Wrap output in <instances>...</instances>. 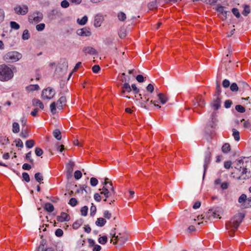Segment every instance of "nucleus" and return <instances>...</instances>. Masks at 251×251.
<instances>
[{"label":"nucleus","instance_id":"obj_1","mask_svg":"<svg viewBox=\"0 0 251 251\" xmlns=\"http://www.w3.org/2000/svg\"><path fill=\"white\" fill-rule=\"evenodd\" d=\"M235 168L241 173L238 179L246 180L251 178V156L242 157L235 161Z\"/></svg>","mask_w":251,"mask_h":251},{"label":"nucleus","instance_id":"obj_2","mask_svg":"<svg viewBox=\"0 0 251 251\" xmlns=\"http://www.w3.org/2000/svg\"><path fill=\"white\" fill-rule=\"evenodd\" d=\"M14 76L13 70L9 66L2 64L0 65V80L7 81Z\"/></svg>","mask_w":251,"mask_h":251},{"label":"nucleus","instance_id":"obj_3","mask_svg":"<svg viewBox=\"0 0 251 251\" xmlns=\"http://www.w3.org/2000/svg\"><path fill=\"white\" fill-rule=\"evenodd\" d=\"M22 57L21 53L12 51L6 53L3 56V59L7 62H15L19 60Z\"/></svg>","mask_w":251,"mask_h":251},{"label":"nucleus","instance_id":"obj_4","mask_svg":"<svg viewBox=\"0 0 251 251\" xmlns=\"http://www.w3.org/2000/svg\"><path fill=\"white\" fill-rule=\"evenodd\" d=\"M244 218V215L241 213L235 215L229 222L227 226H229L232 228V230L235 231L242 223Z\"/></svg>","mask_w":251,"mask_h":251},{"label":"nucleus","instance_id":"obj_5","mask_svg":"<svg viewBox=\"0 0 251 251\" xmlns=\"http://www.w3.org/2000/svg\"><path fill=\"white\" fill-rule=\"evenodd\" d=\"M216 113H213L211 116V121L209 122V123L205 127V132L208 135H211L214 133L215 130L216 129V124L217 122L216 119Z\"/></svg>","mask_w":251,"mask_h":251},{"label":"nucleus","instance_id":"obj_6","mask_svg":"<svg viewBox=\"0 0 251 251\" xmlns=\"http://www.w3.org/2000/svg\"><path fill=\"white\" fill-rule=\"evenodd\" d=\"M55 91L50 87L44 89L42 92L41 97L43 100H50L55 95Z\"/></svg>","mask_w":251,"mask_h":251},{"label":"nucleus","instance_id":"obj_7","mask_svg":"<svg viewBox=\"0 0 251 251\" xmlns=\"http://www.w3.org/2000/svg\"><path fill=\"white\" fill-rule=\"evenodd\" d=\"M211 160V152L210 151L209 148H208L207 150L204 153L203 179L204 178L206 171Z\"/></svg>","mask_w":251,"mask_h":251},{"label":"nucleus","instance_id":"obj_8","mask_svg":"<svg viewBox=\"0 0 251 251\" xmlns=\"http://www.w3.org/2000/svg\"><path fill=\"white\" fill-rule=\"evenodd\" d=\"M43 18L42 13L39 11H35L29 16V22L30 23L34 22L38 23L40 22Z\"/></svg>","mask_w":251,"mask_h":251},{"label":"nucleus","instance_id":"obj_9","mask_svg":"<svg viewBox=\"0 0 251 251\" xmlns=\"http://www.w3.org/2000/svg\"><path fill=\"white\" fill-rule=\"evenodd\" d=\"M15 13L20 15H25L28 12V7L26 5H17L14 8Z\"/></svg>","mask_w":251,"mask_h":251},{"label":"nucleus","instance_id":"obj_10","mask_svg":"<svg viewBox=\"0 0 251 251\" xmlns=\"http://www.w3.org/2000/svg\"><path fill=\"white\" fill-rule=\"evenodd\" d=\"M62 14L59 9H54L51 10L48 15V18L50 20H54L57 18H60Z\"/></svg>","mask_w":251,"mask_h":251},{"label":"nucleus","instance_id":"obj_11","mask_svg":"<svg viewBox=\"0 0 251 251\" xmlns=\"http://www.w3.org/2000/svg\"><path fill=\"white\" fill-rule=\"evenodd\" d=\"M76 34L80 36L89 37L91 35V32L89 28L87 27H83L82 28L78 29L76 30Z\"/></svg>","mask_w":251,"mask_h":251},{"label":"nucleus","instance_id":"obj_12","mask_svg":"<svg viewBox=\"0 0 251 251\" xmlns=\"http://www.w3.org/2000/svg\"><path fill=\"white\" fill-rule=\"evenodd\" d=\"M214 99L213 100L212 103V107L215 110H218L221 107V100L219 96H217L216 95H214Z\"/></svg>","mask_w":251,"mask_h":251},{"label":"nucleus","instance_id":"obj_13","mask_svg":"<svg viewBox=\"0 0 251 251\" xmlns=\"http://www.w3.org/2000/svg\"><path fill=\"white\" fill-rule=\"evenodd\" d=\"M103 17L100 14H97L95 16L94 21V25L96 27H100L103 21Z\"/></svg>","mask_w":251,"mask_h":251},{"label":"nucleus","instance_id":"obj_14","mask_svg":"<svg viewBox=\"0 0 251 251\" xmlns=\"http://www.w3.org/2000/svg\"><path fill=\"white\" fill-rule=\"evenodd\" d=\"M57 220L59 222H68L70 220V217L69 214L65 212H62L60 215L57 216Z\"/></svg>","mask_w":251,"mask_h":251},{"label":"nucleus","instance_id":"obj_15","mask_svg":"<svg viewBox=\"0 0 251 251\" xmlns=\"http://www.w3.org/2000/svg\"><path fill=\"white\" fill-rule=\"evenodd\" d=\"M82 51L85 54H89L91 55H95L97 54V50L91 47H84Z\"/></svg>","mask_w":251,"mask_h":251},{"label":"nucleus","instance_id":"obj_16","mask_svg":"<svg viewBox=\"0 0 251 251\" xmlns=\"http://www.w3.org/2000/svg\"><path fill=\"white\" fill-rule=\"evenodd\" d=\"M141 100L143 101L146 104H150V106L151 107V109L152 107V105L153 104V105L155 107H157L158 108H160L161 106L159 105L158 104H156L155 102V101H153L152 100L149 101V99H147L146 97L143 98L141 97Z\"/></svg>","mask_w":251,"mask_h":251},{"label":"nucleus","instance_id":"obj_17","mask_svg":"<svg viewBox=\"0 0 251 251\" xmlns=\"http://www.w3.org/2000/svg\"><path fill=\"white\" fill-rule=\"evenodd\" d=\"M122 89V93H130L131 91V88L128 82H125L123 85Z\"/></svg>","mask_w":251,"mask_h":251},{"label":"nucleus","instance_id":"obj_18","mask_svg":"<svg viewBox=\"0 0 251 251\" xmlns=\"http://www.w3.org/2000/svg\"><path fill=\"white\" fill-rule=\"evenodd\" d=\"M216 10L218 12L220 13L223 16L224 19H226L227 18V11L225 10L224 6H219L217 8Z\"/></svg>","mask_w":251,"mask_h":251},{"label":"nucleus","instance_id":"obj_19","mask_svg":"<svg viewBox=\"0 0 251 251\" xmlns=\"http://www.w3.org/2000/svg\"><path fill=\"white\" fill-rule=\"evenodd\" d=\"M101 190L102 191L100 192V194L104 195L105 198L104 201H106V199L112 196L111 192L105 188H102Z\"/></svg>","mask_w":251,"mask_h":251},{"label":"nucleus","instance_id":"obj_20","mask_svg":"<svg viewBox=\"0 0 251 251\" xmlns=\"http://www.w3.org/2000/svg\"><path fill=\"white\" fill-rule=\"evenodd\" d=\"M106 223V221L103 218H99L95 222V224L97 226L102 227L105 225Z\"/></svg>","mask_w":251,"mask_h":251},{"label":"nucleus","instance_id":"obj_21","mask_svg":"<svg viewBox=\"0 0 251 251\" xmlns=\"http://www.w3.org/2000/svg\"><path fill=\"white\" fill-rule=\"evenodd\" d=\"M75 166V163L74 162L72 161H70L66 165V169L67 172L69 174H71L74 170V167Z\"/></svg>","mask_w":251,"mask_h":251},{"label":"nucleus","instance_id":"obj_22","mask_svg":"<svg viewBox=\"0 0 251 251\" xmlns=\"http://www.w3.org/2000/svg\"><path fill=\"white\" fill-rule=\"evenodd\" d=\"M32 103L34 106H39L41 109H43L44 106L42 102L38 99H34L32 100Z\"/></svg>","mask_w":251,"mask_h":251},{"label":"nucleus","instance_id":"obj_23","mask_svg":"<svg viewBox=\"0 0 251 251\" xmlns=\"http://www.w3.org/2000/svg\"><path fill=\"white\" fill-rule=\"evenodd\" d=\"M44 209L49 212H52L54 209V206L50 202H47L44 206Z\"/></svg>","mask_w":251,"mask_h":251},{"label":"nucleus","instance_id":"obj_24","mask_svg":"<svg viewBox=\"0 0 251 251\" xmlns=\"http://www.w3.org/2000/svg\"><path fill=\"white\" fill-rule=\"evenodd\" d=\"M157 96L160 102L162 104H165L168 100V99L167 98V97L162 93H159V94H158Z\"/></svg>","mask_w":251,"mask_h":251},{"label":"nucleus","instance_id":"obj_25","mask_svg":"<svg viewBox=\"0 0 251 251\" xmlns=\"http://www.w3.org/2000/svg\"><path fill=\"white\" fill-rule=\"evenodd\" d=\"M39 86L38 84H31L26 87V90L28 91H33L38 90Z\"/></svg>","mask_w":251,"mask_h":251},{"label":"nucleus","instance_id":"obj_26","mask_svg":"<svg viewBox=\"0 0 251 251\" xmlns=\"http://www.w3.org/2000/svg\"><path fill=\"white\" fill-rule=\"evenodd\" d=\"M88 21V18L86 16H84L81 19L78 18L76 20L77 23L81 25H85Z\"/></svg>","mask_w":251,"mask_h":251},{"label":"nucleus","instance_id":"obj_27","mask_svg":"<svg viewBox=\"0 0 251 251\" xmlns=\"http://www.w3.org/2000/svg\"><path fill=\"white\" fill-rule=\"evenodd\" d=\"M117 17L119 21L124 22L126 19V14L122 11L119 12L117 14Z\"/></svg>","mask_w":251,"mask_h":251},{"label":"nucleus","instance_id":"obj_28","mask_svg":"<svg viewBox=\"0 0 251 251\" xmlns=\"http://www.w3.org/2000/svg\"><path fill=\"white\" fill-rule=\"evenodd\" d=\"M53 135L54 138H55L57 140H60L61 139V133L59 129H55L53 132Z\"/></svg>","mask_w":251,"mask_h":251},{"label":"nucleus","instance_id":"obj_29","mask_svg":"<svg viewBox=\"0 0 251 251\" xmlns=\"http://www.w3.org/2000/svg\"><path fill=\"white\" fill-rule=\"evenodd\" d=\"M12 131L14 133H18L20 131V126L17 122H14L12 125Z\"/></svg>","mask_w":251,"mask_h":251},{"label":"nucleus","instance_id":"obj_30","mask_svg":"<svg viewBox=\"0 0 251 251\" xmlns=\"http://www.w3.org/2000/svg\"><path fill=\"white\" fill-rule=\"evenodd\" d=\"M232 136L234 137L235 140L239 141L240 139L239 132L235 128L232 129Z\"/></svg>","mask_w":251,"mask_h":251},{"label":"nucleus","instance_id":"obj_31","mask_svg":"<svg viewBox=\"0 0 251 251\" xmlns=\"http://www.w3.org/2000/svg\"><path fill=\"white\" fill-rule=\"evenodd\" d=\"M82 224V219L77 220L73 224V227L74 229H78Z\"/></svg>","mask_w":251,"mask_h":251},{"label":"nucleus","instance_id":"obj_32","mask_svg":"<svg viewBox=\"0 0 251 251\" xmlns=\"http://www.w3.org/2000/svg\"><path fill=\"white\" fill-rule=\"evenodd\" d=\"M20 136L23 138H26L28 136L27 129L26 128H22Z\"/></svg>","mask_w":251,"mask_h":251},{"label":"nucleus","instance_id":"obj_33","mask_svg":"<svg viewBox=\"0 0 251 251\" xmlns=\"http://www.w3.org/2000/svg\"><path fill=\"white\" fill-rule=\"evenodd\" d=\"M222 151L224 153L228 152L230 150V145L228 143L224 144L222 148Z\"/></svg>","mask_w":251,"mask_h":251},{"label":"nucleus","instance_id":"obj_34","mask_svg":"<svg viewBox=\"0 0 251 251\" xmlns=\"http://www.w3.org/2000/svg\"><path fill=\"white\" fill-rule=\"evenodd\" d=\"M29 38L30 34L29 33L28 30L27 29L24 30L22 35V39L24 40H28Z\"/></svg>","mask_w":251,"mask_h":251},{"label":"nucleus","instance_id":"obj_35","mask_svg":"<svg viewBox=\"0 0 251 251\" xmlns=\"http://www.w3.org/2000/svg\"><path fill=\"white\" fill-rule=\"evenodd\" d=\"M34 177L35 180L38 182H40L43 180V175L40 173H36L34 175Z\"/></svg>","mask_w":251,"mask_h":251},{"label":"nucleus","instance_id":"obj_36","mask_svg":"<svg viewBox=\"0 0 251 251\" xmlns=\"http://www.w3.org/2000/svg\"><path fill=\"white\" fill-rule=\"evenodd\" d=\"M98 242L100 244L102 245L105 244L107 242V237L106 236H103L100 237L98 239Z\"/></svg>","mask_w":251,"mask_h":251},{"label":"nucleus","instance_id":"obj_37","mask_svg":"<svg viewBox=\"0 0 251 251\" xmlns=\"http://www.w3.org/2000/svg\"><path fill=\"white\" fill-rule=\"evenodd\" d=\"M251 12L250 6L248 5H245L244 6V9L242 12V14L245 16H247Z\"/></svg>","mask_w":251,"mask_h":251},{"label":"nucleus","instance_id":"obj_38","mask_svg":"<svg viewBox=\"0 0 251 251\" xmlns=\"http://www.w3.org/2000/svg\"><path fill=\"white\" fill-rule=\"evenodd\" d=\"M34 145V141L33 140H27L25 142V146L27 148L31 149Z\"/></svg>","mask_w":251,"mask_h":251},{"label":"nucleus","instance_id":"obj_39","mask_svg":"<svg viewBox=\"0 0 251 251\" xmlns=\"http://www.w3.org/2000/svg\"><path fill=\"white\" fill-rule=\"evenodd\" d=\"M10 27L12 29L17 30L20 28V25L16 22H14V21L10 22Z\"/></svg>","mask_w":251,"mask_h":251},{"label":"nucleus","instance_id":"obj_40","mask_svg":"<svg viewBox=\"0 0 251 251\" xmlns=\"http://www.w3.org/2000/svg\"><path fill=\"white\" fill-rule=\"evenodd\" d=\"M235 110L241 113H243L245 112L246 110L245 107L241 105H237L235 106Z\"/></svg>","mask_w":251,"mask_h":251},{"label":"nucleus","instance_id":"obj_41","mask_svg":"<svg viewBox=\"0 0 251 251\" xmlns=\"http://www.w3.org/2000/svg\"><path fill=\"white\" fill-rule=\"evenodd\" d=\"M25 159L29 162L33 164L34 160L31 158V151H30L25 154Z\"/></svg>","mask_w":251,"mask_h":251},{"label":"nucleus","instance_id":"obj_42","mask_svg":"<svg viewBox=\"0 0 251 251\" xmlns=\"http://www.w3.org/2000/svg\"><path fill=\"white\" fill-rule=\"evenodd\" d=\"M56 102H53L50 105V111L52 114H54L56 113Z\"/></svg>","mask_w":251,"mask_h":251},{"label":"nucleus","instance_id":"obj_43","mask_svg":"<svg viewBox=\"0 0 251 251\" xmlns=\"http://www.w3.org/2000/svg\"><path fill=\"white\" fill-rule=\"evenodd\" d=\"M209 211H210L213 213V216L214 218H218L219 217L220 212L218 210H217L216 209L213 208L209 210Z\"/></svg>","mask_w":251,"mask_h":251},{"label":"nucleus","instance_id":"obj_44","mask_svg":"<svg viewBox=\"0 0 251 251\" xmlns=\"http://www.w3.org/2000/svg\"><path fill=\"white\" fill-rule=\"evenodd\" d=\"M96 206L93 203H92V206L90 207V216H94L96 213Z\"/></svg>","mask_w":251,"mask_h":251},{"label":"nucleus","instance_id":"obj_45","mask_svg":"<svg viewBox=\"0 0 251 251\" xmlns=\"http://www.w3.org/2000/svg\"><path fill=\"white\" fill-rule=\"evenodd\" d=\"M247 199L246 195L243 194L239 197L238 199V202L240 203H242L247 200Z\"/></svg>","mask_w":251,"mask_h":251},{"label":"nucleus","instance_id":"obj_46","mask_svg":"<svg viewBox=\"0 0 251 251\" xmlns=\"http://www.w3.org/2000/svg\"><path fill=\"white\" fill-rule=\"evenodd\" d=\"M88 208L87 206H84L81 208V214L83 216H86L87 215Z\"/></svg>","mask_w":251,"mask_h":251},{"label":"nucleus","instance_id":"obj_47","mask_svg":"<svg viewBox=\"0 0 251 251\" xmlns=\"http://www.w3.org/2000/svg\"><path fill=\"white\" fill-rule=\"evenodd\" d=\"M110 234L112 237H115V240H116L117 241H119L121 239V237H119L118 235L116 236V228L112 229L111 230Z\"/></svg>","mask_w":251,"mask_h":251},{"label":"nucleus","instance_id":"obj_48","mask_svg":"<svg viewBox=\"0 0 251 251\" xmlns=\"http://www.w3.org/2000/svg\"><path fill=\"white\" fill-rule=\"evenodd\" d=\"M69 204L71 206L75 207L77 204V201L75 198H72L69 201Z\"/></svg>","mask_w":251,"mask_h":251},{"label":"nucleus","instance_id":"obj_49","mask_svg":"<svg viewBox=\"0 0 251 251\" xmlns=\"http://www.w3.org/2000/svg\"><path fill=\"white\" fill-rule=\"evenodd\" d=\"M230 89L232 92H237L239 89V87L236 83H232L230 86Z\"/></svg>","mask_w":251,"mask_h":251},{"label":"nucleus","instance_id":"obj_50","mask_svg":"<svg viewBox=\"0 0 251 251\" xmlns=\"http://www.w3.org/2000/svg\"><path fill=\"white\" fill-rule=\"evenodd\" d=\"M22 177L25 182H28L30 181V177L28 173L26 172L23 173Z\"/></svg>","mask_w":251,"mask_h":251},{"label":"nucleus","instance_id":"obj_51","mask_svg":"<svg viewBox=\"0 0 251 251\" xmlns=\"http://www.w3.org/2000/svg\"><path fill=\"white\" fill-rule=\"evenodd\" d=\"M45 27V24L44 23H41L40 24H38L36 25V29L38 31H43Z\"/></svg>","mask_w":251,"mask_h":251},{"label":"nucleus","instance_id":"obj_52","mask_svg":"<svg viewBox=\"0 0 251 251\" xmlns=\"http://www.w3.org/2000/svg\"><path fill=\"white\" fill-rule=\"evenodd\" d=\"M119 37L121 38H124L126 36V31L125 29H121L118 32Z\"/></svg>","mask_w":251,"mask_h":251},{"label":"nucleus","instance_id":"obj_53","mask_svg":"<svg viewBox=\"0 0 251 251\" xmlns=\"http://www.w3.org/2000/svg\"><path fill=\"white\" fill-rule=\"evenodd\" d=\"M0 143L3 145H7L9 143V139L5 137H2L0 138Z\"/></svg>","mask_w":251,"mask_h":251},{"label":"nucleus","instance_id":"obj_54","mask_svg":"<svg viewBox=\"0 0 251 251\" xmlns=\"http://www.w3.org/2000/svg\"><path fill=\"white\" fill-rule=\"evenodd\" d=\"M15 142L16 143V147H20L21 148H23L24 147L23 143L20 139H17L15 140Z\"/></svg>","mask_w":251,"mask_h":251},{"label":"nucleus","instance_id":"obj_55","mask_svg":"<svg viewBox=\"0 0 251 251\" xmlns=\"http://www.w3.org/2000/svg\"><path fill=\"white\" fill-rule=\"evenodd\" d=\"M74 177L77 180L80 179L82 177V173L79 170L76 171L74 173Z\"/></svg>","mask_w":251,"mask_h":251},{"label":"nucleus","instance_id":"obj_56","mask_svg":"<svg viewBox=\"0 0 251 251\" xmlns=\"http://www.w3.org/2000/svg\"><path fill=\"white\" fill-rule=\"evenodd\" d=\"M231 11L232 13L235 16L236 18H239L240 17V13L237 8H233Z\"/></svg>","mask_w":251,"mask_h":251},{"label":"nucleus","instance_id":"obj_57","mask_svg":"<svg viewBox=\"0 0 251 251\" xmlns=\"http://www.w3.org/2000/svg\"><path fill=\"white\" fill-rule=\"evenodd\" d=\"M61 103L65 105L66 103V98L65 97H61L57 101V104Z\"/></svg>","mask_w":251,"mask_h":251},{"label":"nucleus","instance_id":"obj_58","mask_svg":"<svg viewBox=\"0 0 251 251\" xmlns=\"http://www.w3.org/2000/svg\"><path fill=\"white\" fill-rule=\"evenodd\" d=\"M98 183V179L95 177H91L90 178V184L91 186L95 187L96 186Z\"/></svg>","mask_w":251,"mask_h":251},{"label":"nucleus","instance_id":"obj_59","mask_svg":"<svg viewBox=\"0 0 251 251\" xmlns=\"http://www.w3.org/2000/svg\"><path fill=\"white\" fill-rule=\"evenodd\" d=\"M55 235L58 237H62L63 235V231L61 229L58 228L55 231Z\"/></svg>","mask_w":251,"mask_h":251},{"label":"nucleus","instance_id":"obj_60","mask_svg":"<svg viewBox=\"0 0 251 251\" xmlns=\"http://www.w3.org/2000/svg\"><path fill=\"white\" fill-rule=\"evenodd\" d=\"M70 5L69 2L67 0H63L61 2V6L62 8H68Z\"/></svg>","mask_w":251,"mask_h":251},{"label":"nucleus","instance_id":"obj_61","mask_svg":"<svg viewBox=\"0 0 251 251\" xmlns=\"http://www.w3.org/2000/svg\"><path fill=\"white\" fill-rule=\"evenodd\" d=\"M35 152L37 156H41L43 154V151L42 149L36 148L35 150Z\"/></svg>","mask_w":251,"mask_h":251},{"label":"nucleus","instance_id":"obj_62","mask_svg":"<svg viewBox=\"0 0 251 251\" xmlns=\"http://www.w3.org/2000/svg\"><path fill=\"white\" fill-rule=\"evenodd\" d=\"M150 104H146L143 101L140 102V106L143 108H145L147 110H150L151 107L150 106Z\"/></svg>","mask_w":251,"mask_h":251},{"label":"nucleus","instance_id":"obj_63","mask_svg":"<svg viewBox=\"0 0 251 251\" xmlns=\"http://www.w3.org/2000/svg\"><path fill=\"white\" fill-rule=\"evenodd\" d=\"M232 102L230 100H226L224 103V106L226 108H229L231 107Z\"/></svg>","mask_w":251,"mask_h":251},{"label":"nucleus","instance_id":"obj_64","mask_svg":"<svg viewBox=\"0 0 251 251\" xmlns=\"http://www.w3.org/2000/svg\"><path fill=\"white\" fill-rule=\"evenodd\" d=\"M239 86L240 88L242 87L245 89H248L249 88V85L248 84V83L244 81L241 82L239 83Z\"/></svg>","mask_w":251,"mask_h":251}]
</instances>
